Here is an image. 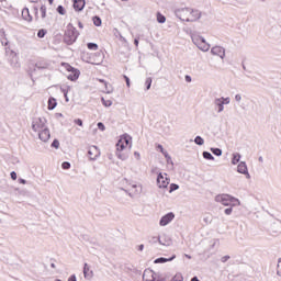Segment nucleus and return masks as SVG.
Returning a JSON list of instances; mask_svg holds the SVG:
<instances>
[{
	"mask_svg": "<svg viewBox=\"0 0 281 281\" xmlns=\"http://www.w3.org/2000/svg\"><path fill=\"white\" fill-rule=\"evenodd\" d=\"M220 99L223 102V104H229L232 102V99H229V97H221Z\"/></svg>",
	"mask_w": 281,
	"mask_h": 281,
	"instance_id": "nucleus-44",
	"label": "nucleus"
},
{
	"mask_svg": "<svg viewBox=\"0 0 281 281\" xmlns=\"http://www.w3.org/2000/svg\"><path fill=\"white\" fill-rule=\"evenodd\" d=\"M83 276L86 280H91V278H93V270H90L89 265L87 263L83 266Z\"/></svg>",
	"mask_w": 281,
	"mask_h": 281,
	"instance_id": "nucleus-20",
	"label": "nucleus"
},
{
	"mask_svg": "<svg viewBox=\"0 0 281 281\" xmlns=\"http://www.w3.org/2000/svg\"><path fill=\"white\" fill-rule=\"evenodd\" d=\"M10 177H11V179H12L13 181H16V172H15V171H12V172L10 173Z\"/></svg>",
	"mask_w": 281,
	"mask_h": 281,
	"instance_id": "nucleus-52",
	"label": "nucleus"
},
{
	"mask_svg": "<svg viewBox=\"0 0 281 281\" xmlns=\"http://www.w3.org/2000/svg\"><path fill=\"white\" fill-rule=\"evenodd\" d=\"M161 154L164 155V157H165L166 159H170V154H168L167 150L161 151Z\"/></svg>",
	"mask_w": 281,
	"mask_h": 281,
	"instance_id": "nucleus-53",
	"label": "nucleus"
},
{
	"mask_svg": "<svg viewBox=\"0 0 281 281\" xmlns=\"http://www.w3.org/2000/svg\"><path fill=\"white\" fill-rule=\"evenodd\" d=\"M171 280H172V281H182V280H183V276H181V274H176L175 277H172Z\"/></svg>",
	"mask_w": 281,
	"mask_h": 281,
	"instance_id": "nucleus-45",
	"label": "nucleus"
},
{
	"mask_svg": "<svg viewBox=\"0 0 281 281\" xmlns=\"http://www.w3.org/2000/svg\"><path fill=\"white\" fill-rule=\"evenodd\" d=\"M235 100L236 102H240V100H243V97L240 94H236Z\"/></svg>",
	"mask_w": 281,
	"mask_h": 281,
	"instance_id": "nucleus-59",
	"label": "nucleus"
},
{
	"mask_svg": "<svg viewBox=\"0 0 281 281\" xmlns=\"http://www.w3.org/2000/svg\"><path fill=\"white\" fill-rule=\"evenodd\" d=\"M88 157L91 159V161H95L98 157H100V150H98L97 146H92L88 150Z\"/></svg>",
	"mask_w": 281,
	"mask_h": 281,
	"instance_id": "nucleus-11",
	"label": "nucleus"
},
{
	"mask_svg": "<svg viewBox=\"0 0 281 281\" xmlns=\"http://www.w3.org/2000/svg\"><path fill=\"white\" fill-rule=\"evenodd\" d=\"M216 203H222V205L229 206V205H240V201L229 194H220L215 196Z\"/></svg>",
	"mask_w": 281,
	"mask_h": 281,
	"instance_id": "nucleus-2",
	"label": "nucleus"
},
{
	"mask_svg": "<svg viewBox=\"0 0 281 281\" xmlns=\"http://www.w3.org/2000/svg\"><path fill=\"white\" fill-rule=\"evenodd\" d=\"M211 153H213V155H215V157H221V155H223V149L216 148V147H211Z\"/></svg>",
	"mask_w": 281,
	"mask_h": 281,
	"instance_id": "nucleus-27",
	"label": "nucleus"
},
{
	"mask_svg": "<svg viewBox=\"0 0 281 281\" xmlns=\"http://www.w3.org/2000/svg\"><path fill=\"white\" fill-rule=\"evenodd\" d=\"M237 172H239V175H246L247 179H251L249 170L247 169V162L245 161L239 162V165L237 166Z\"/></svg>",
	"mask_w": 281,
	"mask_h": 281,
	"instance_id": "nucleus-10",
	"label": "nucleus"
},
{
	"mask_svg": "<svg viewBox=\"0 0 281 281\" xmlns=\"http://www.w3.org/2000/svg\"><path fill=\"white\" fill-rule=\"evenodd\" d=\"M179 190V184L177 183H171L169 188V192L172 193L175 191Z\"/></svg>",
	"mask_w": 281,
	"mask_h": 281,
	"instance_id": "nucleus-39",
	"label": "nucleus"
},
{
	"mask_svg": "<svg viewBox=\"0 0 281 281\" xmlns=\"http://www.w3.org/2000/svg\"><path fill=\"white\" fill-rule=\"evenodd\" d=\"M22 19L24 21H27V23H32L33 18H32V14H30V9L29 8H24L22 10Z\"/></svg>",
	"mask_w": 281,
	"mask_h": 281,
	"instance_id": "nucleus-19",
	"label": "nucleus"
},
{
	"mask_svg": "<svg viewBox=\"0 0 281 281\" xmlns=\"http://www.w3.org/2000/svg\"><path fill=\"white\" fill-rule=\"evenodd\" d=\"M38 133V137L41 139V142H48L49 137H52V134L49 133V128L44 127V130L37 132Z\"/></svg>",
	"mask_w": 281,
	"mask_h": 281,
	"instance_id": "nucleus-13",
	"label": "nucleus"
},
{
	"mask_svg": "<svg viewBox=\"0 0 281 281\" xmlns=\"http://www.w3.org/2000/svg\"><path fill=\"white\" fill-rule=\"evenodd\" d=\"M61 168L63 170H69V168H71V164L69 161H64L61 164Z\"/></svg>",
	"mask_w": 281,
	"mask_h": 281,
	"instance_id": "nucleus-43",
	"label": "nucleus"
},
{
	"mask_svg": "<svg viewBox=\"0 0 281 281\" xmlns=\"http://www.w3.org/2000/svg\"><path fill=\"white\" fill-rule=\"evenodd\" d=\"M34 14H35V21H38V7H33Z\"/></svg>",
	"mask_w": 281,
	"mask_h": 281,
	"instance_id": "nucleus-49",
	"label": "nucleus"
},
{
	"mask_svg": "<svg viewBox=\"0 0 281 281\" xmlns=\"http://www.w3.org/2000/svg\"><path fill=\"white\" fill-rule=\"evenodd\" d=\"M116 157L121 159V161H126L128 159V155L122 153V151H116Z\"/></svg>",
	"mask_w": 281,
	"mask_h": 281,
	"instance_id": "nucleus-30",
	"label": "nucleus"
},
{
	"mask_svg": "<svg viewBox=\"0 0 281 281\" xmlns=\"http://www.w3.org/2000/svg\"><path fill=\"white\" fill-rule=\"evenodd\" d=\"M63 66L65 67L66 71H70L71 74L68 76V80H71V82H76L78 78H80V70L74 68V66L63 63Z\"/></svg>",
	"mask_w": 281,
	"mask_h": 281,
	"instance_id": "nucleus-5",
	"label": "nucleus"
},
{
	"mask_svg": "<svg viewBox=\"0 0 281 281\" xmlns=\"http://www.w3.org/2000/svg\"><path fill=\"white\" fill-rule=\"evenodd\" d=\"M36 69H47V66H43L41 63L35 64Z\"/></svg>",
	"mask_w": 281,
	"mask_h": 281,
	"instance_id": "nucleus-51",
	"label": "nucleus"
},
{
	"mask_svg": "<svg viewBox=\"0 0 281 281\" xmlns=\"http://www.w3.org/2000/svg\"><path fill=\"white\" fill-rule=\"evenodd\" d=\"M204 37L201 36H192V43H194L196 45V47H199V45H201V42L203 41Z\"/></svg>",
	"mask_w": 281,
	"mask_h": 281,
	"instance_id": "nucleus-31",
	"label": "nucleus"
},
{
	"mask_svg": "<svg viewBox=\"0 0 281 281\" xmlns=\"http://www.w3.org/2000/svg\"><path fill=\"white\" fill-rule=\"evenodd\" d=\"M213 104L217 109V113H223L225 111V104L223 103L221 98H215Z\"/></svg>",
	"mask_w": 281,
	"mask_h": 281,
	"instance_id": "nucleus-16",
	"label": "nucleus"
},
{
	"mask_svg": "<svg viewBox=\"0 0 281 281\" xmlns=\"http://www.w3.org/2000/svg\"><path fill=\"white\" fill-rule=\"evenodd\" d=\"M88 49H92L93 52L98 50V45L95 43H88L87 44Z\"/></svg>",
	"mask_w": 281,
	"mask_h": 281,
	"instance_id": "nucleus-37",
	"label": "nucleus"
},
{
	"mask_svg": "<svg viewBox=\"0 0 281 281\" xmlns=\"http://www.w3.org/2000/svg\"><path fill=\"white\" fill-rule=\"evenodd\" d=\"M145 91H150V87H153V78L151 77H148L145 81Z\"/></svg>",
	"mask_w": 281,
	"mask_h": 281,
	"instance_id": "nucleus-29",
	"label": "nucleus"
},
{
	"mask_svg": "<svg viewBox=\"0 0 281 281\" xmlns=\"http://www.w3.org/2000/svg\"><path fill=\"white\" fill-rule=\"evenodd\" d=\"M97 126H98L99 131H106V126H104V123H102V122H99L97 124Z\"/></svg>",
	"mask_w": 281,
	"mask_h": 281,
	"instance_id": "nucleus-46",
	"label": "nucleus"
},
{
	"mask_svg": "<svg viewBox=\"0 0 281 281\" xmlns=\"http://www.w3.org/2000/svg\"><path fill=\"white\" fill-rule=\"evenodd\" d=\"M123 271H125V273H128V271H135V267L125 265Z\"/></svg>",
	"mask_w": 281,
	"mask_h": 281,
	"instance_id": "nucleus-42",
	"label": "nucleus"
},
{
	"mask_svg": "<svg viewBox=\"0 0 281 281\" xmlns=\"http://www.w3.org/2000/svg\"><path fill=\"white\" fill-rule=\"evenodd\" d=\"M68 281H78V279L76 278V274H72L68 278Z\"/></svg>",
	"mask_w": 281,
	"mask_h": 281,
	"instance_id": "nucleus-57",
	"label": "nucleus"
},
{
	"mask_svg": "<svg viewBox=\"0 0 281 281\" xmlns=\"http://www.w3.org/2000/svg\"><path fill=\"white\" fill-rule=\"evenodd\" d=\"M172 221H175V213L169 212L160 218L159 225L160 227H166V225H169Z\"/></svg>",
	"mask_w": 281,
	"mask_h": 281,
	"instance_id": "nucleus-8",
	"label": "nucleus"
},
{
	"mask_svg": "<svg viewBox=\"0 0 281 281\" xmlns=\"http://www.w3.org/2000/svg\"><path fill=\"white\" fill-rule=\"evenodd\" d=\"M232 212H234V209L232 206L224 210V214H226V216H229Z\"/></svg>",
	"mask_w": 281,
	"mask_h": 281,
	"instance_id": "nucleus-47",
	"label": "nucleus"
},
{
	"mask_svg": "<svg viewBox=\"0 0 281 281\" xmlns=\"http://www.w3.org/2000/svg\"><path fill=\"white\" fill-rule=\"evenodd\" d=\"M78 30H76L74 24L69 23L64 34V43H66V45H74L78 40Z\"/></svg>",
	"mask_w": 281,
	"mask_h": 281,
	"instance_id": "nucleus-1",
	"label": "nucleus"
},
{
	"mask_svg": "<svg viewBox=\"0 0 281 281\" xmlns=\"http://www.w3.org/2000/svg\"><path fill=\"white\" fill-rule=\"evenodd\" d=\"M45 122L47 121L43 117L34 119L32 122V131L38 133L41 130H45Z\"/></svg>",
	"mask_w": 281,
	"mask_h": 281,
	"instance_id": "nucleus-7",
	"label": "nucleus"
},
{
	"mask_svg": "<svg viewBox=\"0 0 281 281\" xmlns=\"http://www.w3.org/2000/svg\"><path fill=\"white\" fill-rule=\"evenodd\" d=\"M61 92L64 93V98H67V93H69V91L65 88H61Z\"/></svg>",
	"mask_w": 281,
	"mask_h": 281,
	"instance_id": "nucleus-60",
	"label": "nucleus"
},
{
	"mask_svg": "<svg viewBox=\"0 0 281 281\" xmlns=\"http://www.w3.org/2000/svg\"><path fill=\"white\" fill-rule=\"evenodd\" d=\"M158 243H159V245H162L164 247H170V245H172V238H170V236L164 234V235L159 236Z\"/></svg>",
	"mask_w": 281,
	"mask_h": 281,
	"instance_id": "nucleus-12",
	"label": "nucleus"
},
{
	"mask_svg": "<svg viewBox=\"0 0 281 281\" xmlns=\"http://www.w3.org/2000/svg\"><path fill=\"white\" fill-rule=\"evenodd\" d=\"M105 93H113V88H111V86H109L108 82H106V87H105Z\"/></svg>",
	"mask_w": 281,
	"mask_h": 281,
	"instance_id": "nucleus-50",
	"label": "nucleus"
},
{
	"mask_svg": "<svg viewBox=\"0 0 281 281\" xmlns=\"http://www.w3.org/2000/svg\"><path fill=\"white\" fill-rule=\"evenodd\" d=\"M184 80L186 82H192V77L189 75H186Z\"/></svg>",
	"mask_w": 281,
	"mask_h": 281,
	"instance_id": "nucleus-56",
	"label": "nucleus"
},
{
	"mask_svg": "<svg viewBox=\"0 0 281 281\" xmlns=\"http://www.w3.org/2000/svg\"><path fill=\"white\" fill-rule=\"evenodd\" d=\"M134 45H135V47H139V37H136L134 40Z\"/></svg>",
	"mask_w": 281,
	"mask_h": 281,
	"instance_id": "nucleus-58",
	"label": "nucleus"
},
{
	"mask_svg": "<svg viewBox=\"0 0 281 281\" xmlns=\"http://www.w3.org/2000/svg\"><path fill=\"white\" fill-rule=\"evenodd\" d=\"M211 54H213V56H220V58H225V49L223 48V46H214L211 49Z\"/></svg>",
	"mask_w": 281,
	"mask_h": 281,
	"instance_id": "nucleus-14",
	"label": "nucleus"
},
{
	"mask_svg": "<svg viewBox=\"0 0 281 281\" xmlns=\"http://www.w3.org/2000/svg\"><path fill=\"white\" fill-rule=\"evenodd\" d=\"M132 139L133 138L128 134L123 135L116 143V153H122V150H124V148H126V146H130V148H131Z\"/></svg>",
	"mask_w": 281,
	"mask_h": 281,
	"instance_id": "nucleus-4",
	"label": "nucleus"
},
{
	"mask_svg": "<svg viewBox=\"0 0 281 281\" xmlns=\"http://www.w3.org/2000/svg\"><path fill=\"white\" fill-rule=\"evenodd\" d=\"M57 12H58V14H61V16H64V14H66V10H65V7H63V5H58L57 7Z\"/></svg>",
	"mask_w": 281,
	"mask_h": 281,
	"instance_id": "nucleus-38",
	"label": "nucleus"
},
{
	"mask_svg": "<svg viewBox=\"0 0 281 281\" xmlns=\"http://www.w3.org/2000/svg\"><path fill=\"white\" fill-rule=\"evenodd\" d=\"M47 34V30L45 29H41L38 32H37V37L38 38H45V35Z\"/></svg>",
	"mask_w": 281,
	"mask_h": 281,
	"instance_id": "nucleus-35",
	"label": "nucleus"
},
{
	"mask_svg": "<svg viewBox=\"0 0 281 281\" xmlns=\"http://www.w3.org/2000/svg\"><path fill=\"white\" fill-rule=\"evenodd\" d=\"M229 255H226V256H224V257H222V262H227V260H229Z\"/></svg>",
	"mask_w": 281,
	"mask_h": 281,
	"instance_id": "nucleus-55",
	"label": "nucleus"
},
{
	"mask_svg": "<svg viewBox=\"0 0 281 281\" xmlns=\"http://www.w3.org/2000/svg\"><path fill=\"white\" fill-rule=\"evenodd\" d=\"M202 157H204L207 161H214V156L210 151H203Z\"/></svg>",
	"mask_w": 281,
	"mask_h": 281,
	"instance_id": "nucleus-26",
	"label": "nucleus"
},
{
	"mask_svg": "<svg viewBox=\"0 0 281 281\" xmlns=\"http://www.w3.org/2000/svg\"><path fill=\"white\" fill-rule=\"evenodd\" d=\"M50 146H52V148L58 149V148H60V142L55 138Z\"/></svg>",
	"mask_w": 281,
	"mask_h": 281,
	"instance_id": "nucleus-40",
	"label": "nucleus"
},
{
	"mask_svg": "<svg viewBox=\"0 0 281 281\" xmlns=\"http://www.w3.org/2000/svg\"><path fill=\"white\" fill-rule=\"evenodd\" d=\"M198 48L201 49V52H210V44H207V42H205V38H203V41L199 44Z\"/></svg>",
	"mask_w": 281,
	"mask_h": 281,
	"instance_id": "nucleus-22",
	"label": "nucleus"
},
{
	"mask_svg": "<svg viewBox=\"0 0 281 281\" xmlns=\"http://www.w3.org/2000/svg\"><path fill=\"white\" fill-rule=\"evenodd\" d=\"M194 144H196V146H203V144H205V140L203 139V137L196 136L194 138Z\"/></svg>",
	"mask_w": 281,
	"mask_h": 281,
	"instance_id": "nucleus-33",
	"label": "nucleus"
},
{
	"mask_svg": "<svg viewBox=\"0 0 281 281\" xmlns=\"http://www.w3.org/2000/svg\"><path fill=\"white\" fill-rule=\"evenodd\" d=\"M212 221H213L212 214L207 213L204 215L203 217L204 225H212Z\"/></svg>",
	"mask_w": 281,
	"mask_h": 281,
	"instance_id": "nucleus-24",
	"label": "nucleus"
},
{
	"mask_svg": "<svg viewBox=\"0 0 281 281\" xmlns=\"http://www.w3.org/2000/svg\"><path fill=\"white\" fill-rule=\"evenodd\" d=\"M99 82H101L102 85H104V87H106V81L104 79H99Z\"/></svg>",
	"mask_w": 281,
	"mask_h": 281,
	"instance_id": "nucleus-64",
	"label": "nucleus"
},
{
	"mask_svg": "<svg viewBox=\"0 0 281 281\" xmlns=\"http://www.w3.org/2000/svg\"><path fill=\"white\" fill-rule=\"evenodd\" d=\"M157 148H158V150H160V153H164V150H166V149H164V146L160 144L157 145Z\"/></svg>",
	"mask_w": 281,
	"mask_h": 281,
	"instance_id": "nucleus-62",
	"label": "nucleus"
},
{
	"mask_svg": "<svg viewBox=\"0 0 281 281\" xmlns=\"http://www.w3.org/2000/svg\"><path fill=\"white\" fill-rule=\"evenodd\" d=\"M58 105V102H56V98L50 97L48 99V111H54L55 106Z\"/></svg>",
	"mask_w": 281,
	"mask_h": 281,
	"instance_id": "nucleus-23",
	"label": "nucleus"
},
{
	"mask_svg": "<svg viewBox=\"0 0 281 281\" xmlns=\"http://www.w3.org/2000/svg\"><path fill=\"white\" fill-rule=\"evenodd\" d=\"M88 63L90 65H102V54H94L91 57H89Z\"/></svg>",
	"mask_w": 281,
	"mask_h": 281,
	"instance_id": "nucleus-15",
	"label": "nucleus"
},
{
	"mask_svg": "<svg viewBox=\"0 0 281 281\" xmlns=\"http://www.w3.org/2000/svg\"><path fill=\"white\" fill-rule=\"evenodd\" d=\"M201 19V13L199 10H192L190 11V23H193V21H199Z\"/></svg>",
	"mask_w": 281,
	"mask_h": 281,
	"instance_id": "nucleus-21",
	"label": "nucleus"
},
{
	"mask_svg": "<svg viewBox=\"0 0 281 281\" xmlns=\"http://www.w3.org/2000/svg\"><path fill=\"white\" fill-rule=\"evenodd\" d=\"M157 21L159 23H164L166 21V15H164L161 13H157Z\"/></svg>",
	"mask_w": 281,
	"mask_h": 281,
	"instance_id": "nucleus-41",
	"label": "nucleus"
},
{
	"mask_svg": "<svg viewBox=\"0 0 281 281\" xmlns=\"http://www.w3.org/2000/svg\"><path fill=\"white\" fill-rule=\"evenodd\" d=\"M85 0H74V9L76 10V12H82V10H85Z\"/></svg>",
	"mask_w": 281,
	"mask_h": 281,
	"instance_id": "nucleus-17",
	"label": "nucleus"
},
{
	"mask_svg": "<svg viewBox=\"0 0 281 281\" xmlns=\"http://www.w3.org/2000/svg\"><path fill=\"white\" fill-rule=\"evenodd\" d=\"M123 78L126 82V87L131 88V78H128V76H126V75H124Z\"/></svg>",
	"mask_w": 281,
	"mask_h": 281,
	"instance_id": "nucleus-48",
	"label": "nucleus"
},
{
	"mask_svg": "<svg viewBox=\"0 0 281 281\" xmlns=\"http://www.w3.org/2000/svg\"><path fill=\"white\" fill-rule=\"evenodd\" d=\"M93 24L95 25V27H100V25H102V19H100V16L94 15L92 18Z\"/></svg>",
	"mask_w": 281,
	"mask_h": 281,
	"instance_id": "nucleus-28",
	"label": "nucleus"
},
{
	"mask_svg": "<svg viewBox=\"0 0 281 281\" xmlns=\"http://www.w3.org/2000/svg\"><path fill=\"white\" fill-rule=\"evenodd\" d=\"M157 186L158 188H168L170 186V179L164 177V173H158L157 176Z\"/></svg>",
	"mask_w": 281,
	"mask_h": 281,
	"instance_id": "nucleus-9",
	"label": "nucleus"
},
{
	"mask_svg": "<svg viewBox=\"0 0 281 281\" xmlns=\"http://www.w3.org/2000/svg\"><path fill=\"white\" fill-rule=\"evenodd\" d=\"M138 251H144V244H140V245L138 246Z\"/></svg>",
	"mask_w": 281,
	"mask_h": 281,
	"instance_id": "nucleus-63",
	"label": "nucleus"
},
{
	"mask_svg": "<svg viewBox=\"0 0 281 281\" xmlns=\"http://www.w3.org/2000/svg\"><path fill=\"white\" fill-rule=\"evenodd\" d=\"M101 102H102L103 106H106V108L112 106V104H113V101L105 100L104 98L101 99Z\"/></svg>",
	"mask_w": 281,
	"mask_h": 281,
	"instance_id": "nucleus-36",
	"label": "nucleus"
},
{
	"mask_svg": "<svg viewBox=\"0 0 281 281\" xmlns=\"http://www.w3.org/2000/svg\"><path fill=\"white\" fill-rule=\"evenodd\" d=\"M19 183H22L23 186H25V183H27V180L20 178Z\"/></svg>",
	"mask_w": 281,
	"mask_h": 281,
	"instance_id": "nucleus-61",
	"label": "nucleus"
},
{
	"mask_svg": "<svg viewBox=\"0 0 281 281\" xmlns=\"http://www.w3.org/2000/svg\"><path fill=\"white\" fill-rule=\"evenodd\" d=\"M240 154L239 153H235L233 154V158H232V164L233 166H236V164H238L240 161Z\"/></svg>",
	"mask_w": 281,
	"mask_h": 281,
	"instance_id": "nucleus-25",
	"label": "nucleus"
},
{
	"mask_svg": "<svg viewBox=\"0 0 281 281\" xmlns=\"http://www.w3.org/2000/svg\"><path fill=\"white\" fill-rule=\"evenodd\" d=\"M144 281H168L166 277L158 276L151 269H146L143 273Z\"/></svg>",
	"mask_w": 281,
	"mask_h": 281,
	"instance_id": "nucleus-3",
	"label": "nucleus"
},
{
	"mask_svg": "<svg viewBox=\"0 0 281 281\" xmlns=\"http://www.w3.org/2000/svg\"><path fill=\"white\" fill-rule=\"evenodd\" d=\"M41 14H42V19H46L47 16V7L45 4H42L40 8Z\"/></svg>",
	"mask_w": 281,
	"mask_h": 281,
	"instance_id": "nucleus-32",
	"label": "nucleus"
},
{
	"mask_svg": "<svg viewBox=\"0 0 281 281\" xmlns=\"http://www.w3.org/2000/svg\"><path fill=\"white\" fill-rule=\"evenodd\" d=\"M75 124H77L78 126H82V120L81 119H76Z\"/></svg>",
	"mask_w": 281,
	"mask_h": 281,
	"instance_id": "nucleus-54",
	"label": "nucleus"
},
{
	"mask_svg": "<svg viewBox=\"0 0 281 281\" xmlns=\"http://www.w3.org/2000/svg\"><path fill=\"white\" fill-rule=\"evenodd\" d=\"M175 258H177V255L171 256L170 258H166V257H159L157 259H155V265H164L165 262H172V260H175Z\"/></svg>",
	"mask_w": 281,
	"mask_h": 281,
	"instance_id": "nucleus-18",
	"label": "nucleus"
},
{
	"mask_svg": "<svg viewBox=\"0 0 281 281\" xmlns=\"http://www.w3.org/2000/svg\"><path fill=\"white\" fill-rule=\"evenodd\" d=\"M157 243H159V236L158 237H149L148 238V244L149 245H157Z\"/></svg>",
	"mask_w": 281,
	"mask_h": 281,
	"instance_id": "nucleus-34",
	"label": "nucleus"
},
{
	"mask_svg": "<svg viewBox=\"0 0 281 281\" xmlns=\"http://www.w3.org/2000/svg\"><path fill=\"white\" fill-rule=\"evenodd\" d=\"M190 8H182L176 10V16L180 19V21H186L187 23H190Z\"/></svg>",
	"mask_w": 281,
	"mask_h": 281,
	"instance_id": "nucleus-6",
	"label": "nucleus"
}]
</instances>
